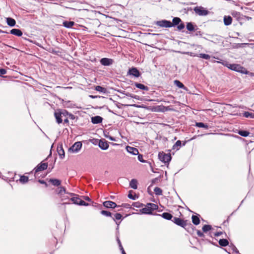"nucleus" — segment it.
<instances>
[{
    "label": "nucleus",
    "mask_w": 254,
    "mask_h": 254,
    "mask_svg": "<svg viewBox=\"0 0 254 254\" xmlns=\"http://www.w3.org/2000/svg\"><path fill=\"white\" fill-rule=\"evenodd\" d=\"M55 116L58 124L62 123L63 121L64 123H68V118L71 119L74 118V116L68 112H55Z\"/></svg>",
    "instance_id": "f257e3e1"
},
{
    "label": "nucleus",
    "mask_w": 254,
    "mask_h": 254,
    "mask_svg": "<svg viewBox=\"0 0 254 254\" xmlns=\"http://www.w3.org/2000/svg\"><path fill=\"white\" fill-rule=\"evenodd\" d=\"M227 67L232 70H234L241 73L246 74H248L249 73V71L247 69L239 64H229L227 65Z\"/></svg>",
    "instance_id": "f03ea898"
},
{
    "label": "nucleus",
    "mask_w": 254,
    "mask_h": 254,
    "mask_svg": "<svg viewBox=\"0 0 254 254\" xmlns=\"http://www.w3.org/2000/svg\"><path fill=\"white\" fill-rule=\"evenodd\" d=\"M158 157L160 161L164 163H169L171 160V156L170 154H165L163 152H160Z\"/></svg>",
    "instance_id": "7ed1b4c3"
},
{
    "label": "nucleus",
    "mask_w": 254,
    "mask_h": 254,
    "mask_svg": "<svg viewBox=\"0 0 254 254\" xmlns=\"http://www.w3.org/2000/svg\"><path fill=\"white\" fill-rule=\"evenodd\" d=\"M82 145L81 142H76L69 148V151L73 153L78 152L80 150Z\"/></svg>",
    "instance_id": "20e7f679"
},
{
    "label": "nucleus",
    "mask_w": 254,
    "mask_h": 254,
    "mask_svg": "<svg viewBox=\"0 0 254 254\" xmlns=\"http://www.w3.org/2000/svg\"><path fill=\"white\" fill-rule=\"evenodd\" d=\"M156 24L158 26L162 27H172L173 25L172 24V22L166 20L158 21L156 22Z\"/></svg>",
    "instance_id": "39448f33"
},
{
    "label": "nucleus",
    "mask_w": 254,
    "mask_h": 254,
    "mask_svg": "<svg viewBox=\"0 0 254 254\" xmlns=\"http://www.w3.org/2000/svg\"><path fill=\"white\" fill-rule=\"evenodd\" d=\"M172 221L177 225L181 226L183 228H185V227L187 226L186 221H184L179 218L174 217Z\"/></svg>",
    "instance_id": "423d86ee"
},
{
    "label": "nucleus",
    "mask_w": 254,
    "mask_h": 254,
    "mask_svg": "<svg viewBox=\"0 0 254 254\" xmlns=\"http://www.w3.org/2000/svg\"><path fill=\"white\" fill-rule=\"evenodd\" d=\"M194 11L199 15H206L208 14V11L204 9L203 7H196L194 8Z\"/></svg>",
    "instance_id": "0eeeda50"
},
{
    "label": "nucleus",
    "mask_w": 254,
    "mask_h": 254,
    "mask_svg": "<svg viewBox=\"0 0 254 254\" xmlns=\"http://www.w3.org/2000/svg\"><path fill=\"white\" fill-rule=\"evenodd\" d=\"M58 193L60 195L62 200H65L68 198L67 196H64L66 193L65 189L64 187H60L57 189Z\"/></svg>",
    "instance_id": "6e6552de"
},
{
    "label": "nucleus",
    "mask_w": 254,
    "mask_h": 254,
    "mask_svg": "<svg viewBox=\"0 0 254 254\" xmlns=\"http://www.w3.org/2000/svg\"><path fill=\"white\" fill-rule=\"evenodd\" d=\"M100 62L102 65L104 66H108L113 64V60L111 59L104 58L101 59Z\"/></svg>",
    "instance_id": "1a4fd4ad"
},
{
    "label": "nucleus",
    "mask_w": 254,
    "mask_h": 254,
    "mask_svg": "<svg viewBox=\"0 0 254 254\" xmlns=\"http://www.w3.org/2000/svg\"><path fill=\"white\" fill-rule=\"evenodd\" d=\"M127 73L136 77H138L140 75L139 70L135 67H132L130 68L128 70Z\"/></svg>",
    "instance_id": "9d476101"
},
{
    "label": "nucleus",
    "mask_w": 254,
    "mask_h": 254,
    "mask_svg": "<svg viewBox=\"0 0 254 254\" xmlns=\"http://www.w3.org/2000/svg\"><path fill=\"white\" fill-rule=\"evenodd\" d=\"M234 116H243L247 118L254 119V113L253 112H243L242 113L233 114Z\"/></svg>",
    "instance_id": "9b49d317"
},
{
    "label": "nucleus",
    "mask_w": 254,
    "mask_h": 254,
    "mask_svg": "<svg viewBox=\"0 0 254 254\" xmlns=\"http://www.w3.org/2000/svg\"><path fill=\"white\" fill-rule=\"evenodd\" d=\"M48 167V164L46 163H41L37 165V166L35 168V173L38 172L46 170Z\"/></svg>",
    "instance_id": "f8f14e48"
},
{
    "label": "nucleus",
    "mask_w": 254,
    "mask_h": 254,
    "mask_svg": "<svg viewBox=\"0 0 254 254\" xmlns=\"http://www.w3.org/2000/svg\"><path fill=\"white\" fill-rule=\"evenodd\" d=\"M98 145L102 150H106L109 147V145L106 140H100L99 141Z\"/></svg>",
    "instance_id": "ddd939ff"
},
{
    "label": "nucleus",
    "mask_w": 254,
    "mask_h": 254,
    "mask_svg": "<svg viewBox=\"0 0 254 254\" xmlns=\"http://www.w3.org/2000/svg\"><path fill=\"white\" fill-rule=\"evenodd\" d=\"M68 194L70 196H72V197L70 199L73 202V203L75 204L79 205V204L80 203L79 201H80L81 199L80 198H79L77 196V195H75V194H73V193H68Z\"/></svg>",
    "instance_id": "4468645a"
},
{
    "label": "nucleus",
    "mask_w": 254,
    "mask_h": 254,
    "mask_svg": "<svg viewBox=\"0 0 254 254\" xmlns=\"http://www.w3.org/2000/svg\"><path fill=\"white\" fill-rule=\"evenodd\" d=\"M126 149L128 153H131L133 155H137L138 154V150L136 148L127 146L126 147Z\"/></svg>",
    "instance_id": "2eb2a0df"
},
{
    "label": "nucleus",
    "mask_w": 254,
    "mask_h": 254,
    "mask_svg": "<svg viewBox=\"0 0 254 254\" xmlns=\"http://www.w3.org/2000/svg\"><path fill=\"white\" fill-rule=\"evenodd\" d=\"M103 121V118L99 116H96L95 117H92L91 118V122L93 124H97L102 123Z\"/></svg>",
    "instance_id": "dca6fc26"
},
{
    "label": "nucleus",
    "mask_w": 254,
    "mask_h": 254,
    "mask_svg": "<svg viewBox=\"0 0 254 254\" xmlns=\"http://www.w3.org/2000/svg\"><path fill=\"white\" fill-rule=\"evenodd\" d=\"M103 205L107 208H115L117 204L111 201H106L103 203Z\"/></svg>",
    "instance_id": "f3484780"
},
{
    "label": "nucleus",
    "mask_w": 254,
    "mask_h": 254,
    "mask_svg": "<svg viewBox=\"0 0 254 254\" xmlns=\"http://www.w3.org/2000/svg\"><path fill=\"white\" fill-rule=\"evenodd\" d=\"M223 20L224 24L226 26H228L231 24L232 22V18L229 15H225L224 16Z\"/></svg>",
    "instance_id": "a211bd4d"
},
{
    "label": "nucleus",
    "mask_w": 254,
    "mask_h": 254,
    "mask_svg": "<svg viewBox=\"0 0 254 254\" xmlns=\"http://www.w3.org/2000/svg\"><path fill=\"white\" fill-rule=\"evenodd\" d=\"M140 211L142 214H152V211H151V209H150L148 203L147 204L146 206L145 207L140 209Z\"/></svg>",
    "instance_id": "6ab92c4d"
},
{
    "label": "nucleus",
    "mask_w": 254,
    "mask_h": 254,
    "mask_svg": "<svg viewBox=\"0 0 254 254\" xmlns=\"http://www.w3.org/2000/svg\"><path fill=\"white\" fill-rule=\"evenodd\" d=\"M10 33L18 37L21 36L22 35V31L18 29H11L10 31Z\"/></svg>",
    "instance_id": "aec40b11"
},
{
    "label": "nucleus",
    "mask_w": 254,
    "mask_h": 254,
    "mask_svg": "<svg viewBox=\"0 0 254 254\" xmlns=\"http://www.w3.org/2000/svg\"><path fill=\"white\" fill-rule=\"evenodd\" d=\"M135 86L141 90H145V91H148L149 88L147 86H145L144 85L139 83H135L134 84Z\"/></svg>",
    "instance_id": "412c9836"
},
{
    "label": "nucleus",
    "mask_w": 254,
    "mask_h": 254,
    "mask_svg": "<svg viewBox=\"0 0 254 254\" xmlns=\"http://www.w3.org/2000/svg\"><path fill=\"white\" fill-rule=\"evenodd\" d=\"M129 186L133 189H136L137 188V180L135 179H132L130 182Z\"/></svg>",
    "instance_id": "4be33fe9"
},
{
    "label": "nucleus",
    "mask_w": 254,
    "mask_h": 254,
    "mask_svg": "<svg viewBox=\"0 0 254 254\" xmlns=\"http://www.w3.org/2000/svg\"><path fill=\"white\" fill-rule=\"evenodd\" d=\"M6 22L7 24L10 26H14L16 24L15 20L10 17H8L6 18Z\"/></svg>",
    "instance_id": "5701e85b"
},
{
    "label": "nucleus",
    "mask_w": 254,
    "mask_h": 254,
    "mask_svg": "<svg viewBox=\"0 0 254 254\" xmlns=\"http://www.w3.org/2000/svg\"><path fill=\"white\" fill-rule=\"evenodd\" d=\"M174 83L179 88H183V89H184L185 90H187V87H186L184 86V85L181 82H180L179 80H174Z\"/></svg>",
    "instance_id": "b1692460"
},
{
    "label": "nucleus",
    "mask_w": 254,
    "mask_h": 254,
    "mask_svg": "<svg viewBox=\"0 0 254 254\" xmlns=\"http://www.w3.org/2000/svg\"><path fill=\"white\" fill-rule=\"evenodd\" d=\"M74 24V22L73 21H64L63 22V25L66 28H71Z\"/></svg>",
    "instance_id": "393cba45"
},
{
    "label": "nucleus",
    "mask_w": 254,
    "mask_h": 254,
    "mask_svg": "<svg viewBox=\"0 0 254 254\" xmlns=\"http://www.w3.org/2000/svg\"><path fill=\"white\" fill-rule=\"evenodd\" d=\"M219 244L223 247H226L229 244V242L227 240L225 239H220L219 241Z\"/></svg>",
    "instance_id": "a878e982"
},
{
    "label": "nucleus",
    "mask_w": 254,
    "mask_h": 254,
    "mask_svg": "<svg viewBox=\"0 0 254 254\" xmlns=\"http://www.w3.org/2000/svg\"><path fill=\"white\" fill-rule=\"evenodd\" d=\"M192 223L195 225H198L200 223V220H199V218L198 217V216H195V215L192 216Z\"/></svg>",
    "instance_id": "bb28decb"
},
{
    "label": "nucleus",
    "mask_w": 254,
    "mask_h": 254,
    "mask_svg": "<svg viewBox=\"0 0 254 254\" xmlns=\"http://www.w3.org/2000/svg\"><path fill=\"white\" fill-rule=\"evenodd\" d=\"M181 146V141L178 140L172 147V149L178 150Z\"/></svg>",
    "instance_id": "cd10ccee"
},
{
    "label": "nucleus",
    "mask_w": 254,
    "mask_h": 254,
    "mask_svg": "<svg viewBox=\"0 0 254 254\" xmlns=\"http://www.w3.org/2000/svg\"><path fill=\"white\" fill-rule=\"evenodd\" d=\"M95 89L99 92H102V93H105L107 92L106 88L103 87L99 85L96 86L95 88Z\"/></svg>",
    "instance_id": "c85d7f7f"
},
{
    "label": "nucleus",
    "mask_w": 254,
    "mask_h": 254,
    "mask_svg": "<svg viewBox=\"0 0 254 254\" xmlns=\"http://www.w3.org/2000/svg\"><path fill=\"white\" fill-rule=\"evenodd\" d=\"M181 22V19L179 17H174L172 22V26L178 25Z\"/></svg>",
    "instance_id": "c756f323"
},
{
    "label": "nucleus",
    "mask_w": 254,
    "mask_h": 254,
    "mask_svg": "<svg viewBox=\"0 0 254 254\" xmlns=\"http://www.w3.org/2000/svg\"><path fill=\"white\" fill-rule=\"evenodd\" d=\"M162 217L167 220H171L173 218V216L171 214L167 212L162 213Z\"/></svg>",
    "instance_id": "7c9ffc66"
},
{
    "label": "nucleus",
    "mask_w": 254,
    "mask_h": 254,
    "mask_svg": "<svg viewBox=\"0 0 254 254\" xmlns=\"http://www.w3.org/2000/svg\"><path fill=\"white\" fill-rule=\"evenodd\" d=\"M50 182L55 186H59L61 185V181L58 179H50Z\"/></svg>",
    "instance_id": "2f4dec72"
},
{
    "label": "nucleus",
    "mask_w": 254,
    "mask_h": 254,
    "mask_svg": "<svg viewBox=\"0 0 254 254\" xmlns=\"http://www.w3.org/2000/svg\"><path fill=\"white\" fill-rule=\"evenodd\" d=\"M187 29L190 31H193L194 30V27L193 25L191 23H188L187 24Z\"/></svg>",
    "instance_id": "473e14b6"
},
{
    "label": "nucleus",
    "mask_w": 254,
    "mask_h": 254,
    "mask_svg": "<svg viewBox=\"0 0 254 254\" xmlns=\"http://www.w3.org/2000/svg\"><path fill=\"white\" fill-rule=\"evenodd\" d=\"M238 133L240 135L244 137L248 136L250 134V132L246 130H239Z\"/></svg>",
    "instance_id": "72a5a7b5"
},
{
    "label": "nucleus",
    "mask_w": 254,
    "mask_h": 254,
    "mask_svg": "<svg viewBox=\"0 0 254 254\" xmlns=\"http://www.w3.org/2000/svg\"><path fill=\"white\" fill-rule=\"evenodd\" d=\"M212 227L209 225H205L202 227V230L204 232L206 233L207 232L211 230Z\"/></svg>",
    "instance_id": "f704fd0d"
},
{
    "label": "nucleus",
    "mask_w": 254,
    "mask_h": 254,
    "mask_svg": "<svg viewBox=\"0 0 254 254\" xmlns=\"http://www.w3.org/2000/svg\"><path fill=\"white\" fill-rule=\"evenodd\" d=\"M28 177L27 176H22L20 177V178L19 179V181L20 182H21V183H26L28 182Z\"/></svg>",
    "instance_id": "c9c22d12"
},
{
    "label": "nucleus",
    "mask_w": 254,
    "mask_h": 254,
    "mask_svg": "<svg viewBox=\"0 0 254 254\" xmlns=\"http://www.w3.org/2000/svg\"><path fill=\"white\" fill-rule=\"evenodd\" d=\"M148 204L152 212V211L158 209V206L154 203H148Z\"/></svg>",
    "instance_id": "e433bc0d"
},
{
    "label": "nucleus",
    "mask_w": 254,
    "mask_h": 254,
    "mask_svg": "<svg viewBox=\"0 0 254 254\" xmlns=\"http://www.w3.org/2000/svg\"><path fill=\"white\" fill-rule=\"evenodd\" d=\"M154 191L156 195H161L162 194V190L158 187H155Z\"/></svg>",
    "instance_id": "4c0bfd02"
},
{
    "label": "nucleus",
    "mask_w": 254,
    "mask_h": 254,
    "mask_svg": "<svg viewBox=\"0 0 254 254\" xmlns=\"http://www.w3.org/2000/svg\"><path fill=\"white\" fill-rule=\"evenodd\" d=\"M196 126L198 127H203L205 128H208V127L206 124H204L202 123H196Z\"/></svg>",
    "instance_id": "58836bf2"
},
{
    "label": "nucleus",
    "mask_w": 254,
    "mask_h": 254,
    "mask_svg": "<svg viewBox=\"0 0 254 254\" xmlns=\"http://www.w3.org/2000/svg\"><path fill=\"white\" fill-rule=\"evenodd\" d=\"M199 57L205 60H209L210 58V56L209 55L205 54H200Z\"/></svg>",
    "instance_id": "ea45409f"
},
{
    "label": "nucleus",
    "mask_w": 254,
    "mask_h": 254,
    "mask_svg": "<svg viewBox=\"0 0 254 254\" xmlns=\"http://www.w3.org/2000/svg\"><path fill=\"white\" fill-rule=\"evenodd\" d=\"M101 213L102 214L105 215L106 216H111V215H112V214L111 212L107 211H105V210L101 211Z\"/></svg>",
    "instance_id": "a19ab883"
},
{
    "label": "nucleus",
    "mask_w": 254,
    "mask_h": 254,
    "mask_svg": "<svg viewBox=\"0 0 254 254\" xmlns=\"http://www.w3.org/2000/svg\"><path fill=\"white\" fill-rule=\"evenodd\" d=\"M122 215L121 214L116 213L115 215V218L114 219L118 220H120L122 218Z\"/></svg>",
    "instance_id": "79ce46f5"
},
{
    "label": "nucleus",
    "mask_w": 254,
    "mask_h": 254,
    "mask_svg": "<svg viewBox=\"0 0 254 254\" xmlns=\"http://www.w3.org/2000/svg\"><path fill=\"white\" fill-rule=\"evenodd\" d=\"M185 27V25L184 23H182L181 24H179L177 27V28L179 30H181L184 29Z\"/></svg>",
    "instance_id": "37998d69"
},
{
    "label": "nucleus",
    "mask_w": 254,
    "mask_h": 254,
    "mask_svg": "<svg viewBox=\"0 0 254 254\" xmlns=\"http://www.w3.org/2000/svg\"><path fill=\"white\" fill-rule=\"evenodd\" d=\"M58 152L60 156H62V155L63 156H64V150H63V149L62 148H61L60 149H58Z\"/></svg>",
    "instance_id": "c03bdc74"
},
{
    "label": "nucleus",
    "mask_w": 254,
    "mask_h": 254,
    "mask_svg": "<svg viewBox=\"0 0 254 254\" xmlns=\"http://www.w3.org/2000/svg\"><path fill=\"white\" fill-rule=\"evenodd\" d=\"M118 243L119 244V246H120V247L121 248V250L122 251V254H126L125 252V251H124V249H123V247L121 245V243L120 240H118Z\"/></svg>",
    "instance_id": "a18cd8bd"
},
{
    "label": "nucleus",
    "mask_w": 254,
    "mask_h": 254,
    "mask_svg": "<svg viewBox=\"0 0 254 254\" xmlns=\"http://www.w3.org/2000/svg\"><path fill=\"white\" fill-rule=\"evenodd\" d=\"M80 203L79 204V205H84V206H87L88 205V204L86 202H85V201H84L83 200H80V201H79Z\"/></svg>",
    "instance_id": "49530a36"
},
{
    "label": "nucleus",
    "mask_w": 254,
    "mask_h": 254,
    "mask_svg": "<svg viewBox=\"0 0 254 254\" xmlns=\"http://www.w3.org/2000/svg\"><path fill=\"white\" fill-rule=\"evenodd\" d=\"M6 73L5 69L3 68H0V76L5 74Z\"/></svg>",
    "instance_id": "de8ad7c7"
},
{
    "label": "nucleus",
    "mask_w": 254,
    "mask_h": 254,
    "mask_svg": "<svg viewBox=\"0 0 254 254\" xmlns=\"http://www.w3.org/2000/svg\"><path fill=\"white\" fill-rule=\"evenodd\" d=\"M138 159L141 162H145V160L143 159L142 155L141 154H138Z\"/></svg>",
    "instance_id": "09e8293b"
},
{
    "label": "nucleus",
    "mask_w": 254,
    "mask_h": 254,
    "mask_svg": "<svg viewBox=\"0 0 254 254\" xmlns=\"http://www.w3.org/2000/svg\"><path fill=\"white\" fill-rule=\"evenodd\" d=\"M197 234L200 237H203L204 236L203 233L199 230L197 231Z\"/></svg>",
    "instance_id": "8fccbe9b"
},
{
    "label": "nucleus",
    "mask_w": 254,
    "mask_h": 254,
    "mask_svg": "<svg viewBox=\"0 0 254 254\" xmlns=\"http://www.w3.org/2000/svg\"><path fill=\"white\" fill-rule=\"evenodd\" d=\"M222 234H223V232H217V233H215L214 236L216 237H218V236H220L221 235H222Z\"/></svg>",
    "instance_id": "3c124183"
},
{
    "label": "nucleus",
    "mask_w": 254,
    "mask_h": 254,
    "mask_svg": "<svg viewBox=\"0 0 254 254\" xmlns=\"http://www.w3.org/2000/svg\"><path fill=\"white\" fill-rule=\"evenodd\" d=\"M128 198H130V199H135V197H134L132 196V195L131 194H130V193H129V194H128Z\"/></svg>",
    "instance_id": "603ef678"
},
{
    "label": "nucleus",
    "mask_w": 254,
    "mask_h": 254,
    "mask_svg": "<svg viewBox=\"0 0 254 254\" xmlns=\"http://www.w3.org/2000/svg\"><path fill=\"white\" fill-rule=\"evenodd\" d=\"M142 204H140V203H136L135 204H134V206L136 207H140L141 205H142Z\"/></svg>",
    "instance_id": "864d4df0"
},
{
    "label": "nucleus",
    "mask_w": 254,
    "mask_h": 254,
    "mask_svg": "<svg viewBox=\"0 0 254 254\" xmlns=\"http://www.w3.org/2000/svg\"><path fill=\"white\" fill-rule=\"evenodd\" d=\"M84 199L88 201H90L91 199L88 196H84Z\"/></svg>",
    "instance_id": "5fc2aeb1"
},
{
    "label": "nucleus",
    "mask_w": 254,
    "mask_h": 254,
    "mask_svg": "<svg viewBox=\"0 0 254 254\" xmlns=\"http://www.w3.org/2000/svg\"><path fill=\"white\" fill-rule=\"evenodd\" d=\"M109 139H110L111 140H112V141H115V139L114 137H112V136H110V137H109Z\"/></svg>",
    "instance_id": "6e6d98bb"
},
{
    "label": "nucleus",
    "mask_w": 254,
    "mask_h": 254,
    "mask_svg": "<svg viewBox=\"0 0 254 254\" xmlns=\"http://www.w3.org/2000/svg\"><path fill=\"white\" fill-rule=\"evenodd\" d=\"M39 182L42 184H46V183L44 181L40 180Z\"/></svg>",
    "instance_id": "4d7b16f0"
},
{
    "label": "nucleus",
    "mask_w": 254,
    "mask_h": 254,
    "mask_svg": "<svg viewBox=\"0 0 254 254\" xmlns=\"http://www.w3.org/2000/svg\"><path fill=\"white\" fill-rule=\"evenodd\" d=\"M226 106H227V107L230 106V105H226Z\"/></svg>",
    "instance_id": "13d9d810"
},
{
    "label": "nucleus",
    "mask_w": 254,
    "mask_h": 254,
    "mask_svg": "<svg viewBox=\"0 0 254 254\" xmlns=\"http://www.w3.org/2000/svg\"><path fill=\"white\" fill-rule=\"evenodd\" d=\"M161 110L160 109H158L157 111H161Z\"/></svg>",
    "instance_id": "bf43d9fd"
}]
</instances>
